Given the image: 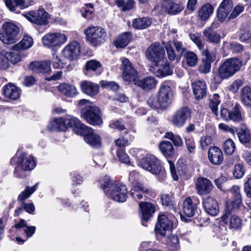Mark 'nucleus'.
<instances>
[{
	"instance_id": "nucleus-1",
	"label": "nucleus",
	"mask_w": 251,
	"mask_h": 251,
	"mask_svg": "<svg viewBox=\"0 0 251 251\" xmlns=\"http://www.w3.org/2000/svg\"><path fill=\"white\" fill-rule=\"evenodd\" d=\"M242 66V61L237 58H231L225 61L218 68V74L215 77L218 78L219 82L228 78L238 71Z\"/></svg>"
},
{
	"instance_id": "nucleus-2",
	"label": "nucleus",
	"mask_w": 251,
	"mask_h": 251,
	"mask_svg": "<svg viewBox=\"0 0 251 251\" xmlns=\"http://www.w3.org/2000/svg\"><path fill=\"white\" fill-rule=\"evenodd\" d=\"M176 218L172 214H161L158 217L155 230L157 235L165 236L174 227Z\"/></svg>"
},
{
	"instance_id": "nucleus-3",
	"label": "nucleus",
	"mask_w": 251,
	"mask_h": 251,
	"mask_svg": "<svg viewBox=\"0 0 251 251\" xmlns=\"http://www.w3.org/2000/svg\"><path fill=\"white\" fill-rule=\"evenodd\" d=\"M2 32H0V39L5 44H11L16 42L20 32L19 27L11 22H6L3 24Z\"/></svg>"
},
{
	"instance_id": "nucleus-4",
	"label": "nucleus",
	"mask_w": 251,
	"mask_h": 251,
	"mask_svg": "<svg viewBox=\"0 0 251 251\" xmlns=\"http://www.w3.org/2000/svg\"><path fill=\"white\" fill-rule=\"evenodd\" d=\"M81 116L89 124L92 125H100L103 123L101 112L96 106L90 105L82 108Z\"/></svg>"
},
{
	"instance_id": "nucleus-5",
	"label": "nucleus",
	"mask_w": 251,
	"mask_h": 251,
	"mask_svg": "<svg viewBox=\"0 0 251 251\" xmlns=\"http://www.w3.org/2000/svg\"><path fill=\"white\" fill-rule=\"evenodd\" d=\"M84 32L87 41L95 46L100 45L105 41L106 33L101 27H89L85 30Z\"/></svg>"
},
{
	"instance_id": "nucleus-6",
	"label": "nucleus",
	"mask_w": 251,
	"mask_h": 251,
	"mask_svg": "<svg viewBox=\"0 0 251 251\" xmlns=\"http://www.w3.org/2000/svg\"><path fill=\"white\" fill-rule=\"evenodd\" d=\"M140 166L155 175L159 174L162 168L160 161L152 154H148L143 158L140 162Z\"/></svg>"
},
{
	"instance_id": "nucleus-7",
	"label": "nucleus",
	"mask_w": 251,
	"mask_h": 251,
	"mask_svg": "<svg viewBox=\"0 0 251 251\" xmlns=\"http://www.w3.org/2000/svg\"><path fill=\"white\" fill-rule=\"evenodd\" d=\"M138 174L134 172L130 173L129 180L133 183V187L130 190V194L136 201L143 198V194H147L149 192L148 188L142 183L136 181Z\"/></svg>"
},
{
	"instance_id": "nucleus-8",
	"label": "nucleus",
	"mask_w": 251,
	"mask_h": 251,
	"mask_svg": "<svg viewBox=\"0 0 251 251\" xmlns=\"http://www.w3.org/2000/svg\"><path fill=\"white\" fill-rule=\"evenodd\" d=\"M107 195L114 201L123 202L127 198V189L126 185L122 184H112L107 191Z\"/></svg>"
},
{
	"instance_id": "nucleus-9",
	"label": "nucleus",
	"mask_w": 251,
	"mask_h": 251,
	"mask_svg": "<svg viewBox=\"0 0 251 251\" xmlns=\"http://www.w3.org/2000/svg\"><path fill=\"white\" fill-rule=\"evenodd\" d=\"M165 52L164 48H148L146 56L155 67L161 66L164 63Z\"/></svg>"
},
{
	"instance_id": "nucleus-10",
	"label": "nucleus",
	"mask_w": 251,
	"mask_h": 251,
	"mask_svg": "<svg viewBox=\"0 0 251 251\" xmlns=\"http://www.w3.org/2000/svg\"><path fill=\"white\" fill-rule=\"evenodd\" d=\"M67 39V36L64 34L50 33L42 38V42L44 46L54 47L62 45L66 41Z\"/></svg>"
},
{
	"instance_id": "nucleus-11",
	"label": "nucleus",
	"mask_w": 251,
	"mask_h": 251,
	"mask_svg": "<svg viewBox=\"0 0 251 251\" xmlns=\"http://www.w3.org/2000/svg\"><path fill=\"white\" fill-rule=\"evenodd\" d=\"M31 23L39 25H46L48 24L50 15L44 9L29 11L25 15Z\"/></svg>"
},
{
	"instance_id": "nucleus-12",
	"label": "nucleus",
	"mask_w": 251,
	"mask_h": 251,
	"mask_svg": "<svg viewBox=\"0 0 251 251\" xmlns=\"http://www.w3.org/2000/svg\"><path fill=\"white\" fill-rule=\"evenodd\" d=\"M191 110L187 107H183L177 110L173 115L172 123L176 126L182 127L187 120L191 117Z\"/></svg>"
},
{
	"instance_id": "nucleus-13",
	"label": "nucleus",
	"mask_w": 251,
	"mask_h": 251,
	"mask_svg": "<svg viewBox=\"0 0 251 251\" xmlns=\"http://www.w3.org/2000/svg\"><path fill=\"white\" fill-rule=\"evenodd\" d=\"M79 135L83 136L85 141L91 146L98 148L100 146V137L92 128L86 126Z\"/></svg>"
},
{
	"instance_id": "nucleus-14",
	"label": "nucleus",
	"mask_w": 251,
	"mask_h": 251,
	"mask_svg": "<svg viewBox=\"0 0 251 251\" xmlns=\"http://www.w3.org/2000/svg\"><path fill=\"white\" fill-rule=\"evenodd\" d=\"M184 9L183 5L173 0H163L161 3V10L162 12L175 15L181 12Z\"/></svg>"
},
{
	"instance_id": "nucleus-15",
	"label": "nucleus",
	"mask_w": 251,
	"mask_h": 251,
	"mask_svg": "<svg viewBox=\"0 0 251 251\" xmlns=\"http://www.w3.org/2000/svg\"><path fill=\"white\" fill-rule=\"evenodd\" d=\"M139 206L142 225L146 226L144 222H148L153 216L155 211V207L151 203L144 201L140 202Z\"/></svg>"
},
{
	"instance_id": "nucleus-16",
	"label": "nucleus",
	"mask_w": 251,
	"mask_h": 251,
	"mask_svg": "<svg viewBox=\"0 0 251 251\" xmlns=\"http://www.w3.org/2000/svg\"><path fill=\"white\" fill-rule=\"evenodd\" d=\"M122 67L124 79L126 81L134 82L137 79L138 73L128 59L125 58L123 60Z\"/></svg>"
},
{
	"instance_id": "nucleus-17",
	"label": "nucleus",
	"mask_w": 251,
	"mask_h": 251,
	"mask_svg": "<svg viewBox=\"0 0 251 251\" xmlns=\"http://www.w3.org/2000/svg\"><path fill=\"white\" fill-rule=\"evenodd\" d=\"M173 97V92L170 86L162 84L158 92V97L160 102L163 106V109H166L171 104Z\"/></svg>"
},
{
	"instance_id": "nucleus-18",
	"label": "nucleus",
	"mask_w": 251,
	"mask_h": 251,
	"mask_svg": "<svg viewBox=\"0 0 251 251\" xmlns=\"http://www.w3.org/2000/svg\"><path fill=\"white\" fill-rule=\"evenodd\" d=\"M195 186L198 193L201 195L210 193L214 187L210 180L202 177L198 178L195 182Z\"/></svg>"
},
{
	"instance_id": "nucleus-19",
	"label": "nucleus",
	"mask_w": 251,
	"mask_h": 251,
	"mask_svg": "<svg viewBox=\"0 0 251 251\" xmlns=\"http://www.w3.org/2000/svg\"><path fill=\"white\" fill-rule=\"evenodd\" d=\"M202 204L205 211L210 215L216 216L219 213V204L213 198L208 196L203 198Z\"/></svg>"
},
{
	"instance_id": "nucleus-20",
	"label": "nucleus",
	"mask_w": 251,
	"mask_h": 251,
	"mask_svg": "<svg viewBox=\"0 0 251 251\" xmlns=\"http://www.w3.org/2000/svg\"><path fill=\"white\" fill-rule=\"evenodd\" d=\"M232 7V1L231 0H224L221 2L217 13V17L220 22H223L226 19Z\"/></svg>"
},
{
	"instance_id": "nucleus-21",
	"label": "nucleus",
	"mask_w": 251,
	"mask_h": 251,
	"mask_svg": "<svg viewBox=\"0 0 251 251\" xmlns=\"http://www.w3.org/2000/svg\"><path fill=\"white\" fill-rule=\"evenodd\" d=\"M222 221L227 224L228 222L230 228L239 229L241 227V219L236 215H231L230 210L226 209L224 214L221 217Z\"/></svg>"
},
{
	"instance_id": "nucleus-22",
	"label": "nucleus",
	"mask_w": 251,
	"mask_h": 251,
	"mask_svg": "<svg viewBox=\"0 0 251 251\" xmlns=\"http://www.w3.org/2000/svg\"><path fill=\"white\" fill-rule=\"evenodd\" d=\"M50 60L31 62L29 69L37 73L48 74L51 72Z\"/></svg>"
},
{
	"instance_id": "nucleus-23",
	"label": "nucleus",
	"mask_w": 251,
	"mask_h": 251,
	"mask_svg": "<svg viewBox=\"0 0 251 251\" xmlns=\"http://www.w3.org/2000/svg\"><path fill=\"white\" fill-rule=\"evenodd\" d=\"M64 121L66 125V129L70 127L78 135L82 133V131L86 126V125L81 123L78 119L74 117L69 116L64 118Z\"/></svg>"
},
{
	"instance_id": "nucleus-24",
	"label": "nucleus",
	"mask_w": 251,
	"mask_h": 251,
	"mask_svg": "<svg viewBox=\"0 0 251 251\" xmlns=\"http://www.w3.org/2000/svg\"><path fill=\"white\" fill-rule=\"evenodd\" d=\"M195 98L197 100L202 99L207 94V86L204 81L198 80L192 84Z\"/></svg>"
},
{
	"instance_id": "nucleus-25",
	"label": "nucleus",
	"mask_w": 251,
	"mask_h": 251,
	"mask_svg": "<svg viewBox=\"0 0 251 251\" xmlns=\"http://www.w3.org/2000/svg\"><path fill=\"white\" fill-rule=\"evenodd\" d=\"M17 162L19 165H21L22 169L25 171L31 170L36 166L33 157L25 153H23Z\"/></svg>"
},
{
	"instance_id": "nucleus-26",
	"label": "nucleus",
	"mask_w": 251,
	"mask_h": 251,
	"mask_svg": "<svg viewBox=\"0 0 251 251\" xmlns=\"http://www.w3.org/2000/svg\"><path fill=\"white\" fill-rule=\"evenodd\" d=\"M81 91L85 94L91 97H94L99 93V85L90 81L83 80L80 82Z\"/></svg>"
},
{
	"instance_id": "nucleus-27",
	"label": "nucleus",
	"mask_w": 251,
	"mask_h": 251,
	"mask_svg": "<svg viewBox=\"0 0 251 251\" xmlns=\"http://www.w3.org/2000/svg\"><path fill=\"white\" fill-rule=\"evenodd\" d=\"M208 157L210 163L214 165H220L224 160L222 151L217 147H212L209 148Z\"/></svg>"
},
{
	"instance_id": "nucleus-28",
	"label": "nucleus",
	"mask_w": 251,
	"mask_h": 251,
	"mask_svg": "<svg viewBox=\"0 0 251 251\" xmlns=\"http://www.w3.org/2000/svg\"><path fill=\"white\" fill-rule=\"evenodd\" d=\"M157 81L153 76H148L142 79H136L134 83L144 90H151L155 87Z\"/></svg>"
},
{
	"instance_id": "nucleus-29",
	"label": "nucleus",
	"mask_w": 251,
	"mask_h": 251,
	"mask_svg": "<svg viewBox=\"0 0 251 251\" xmlns=\"http://www.w3.org/2000/svg\"><path fill=\"white\" fill-rule=\"evenodd\" d=\"M3 92L4 96L12 100L18 99L21 95L20 89L16 85L9 83L3 87Z\"/></svg>"
},
{
	"instance_id": "nucleus-30",
	"label": "nucleus",
	"mask_w": 251,
	"mask_h": 251,
	"mask_svg": "<svg viewBox=\"0 0 251 251\" xmlns=\"http://www.w3.org/2000/svg\"><path fill=\"white\" fill-rule=\"evenodd\" d=\"M57 89L60 93L69 98L74 97L78 94L74 85L66 83L60 84L57 87Z\"/></svg>"
},
{
	"instance_id": "nucleus-31",
	"label": "nucleus",
	"mask_w": 251,
	"mask_h": 251,
	"mask_svg": "<svg viewBox=\"0 0 251 251\" xmlns=\"http://www.w3.org/2000/svg\"><path fill=\"white\" fill-rule=\"evenodd\" d=\"M26 48H10L6 51V55L9 62L16 64L21 60V53Z\"/></svg>"
},
{
	"instance_id": "nucleus-32",
	"label": "nucleus",
	"mask_w": 251,
	"mask_h": 251,
	"mask_svg": "<svg viewBox=\"0 0 251 251\" xmlns=\"http://www.w3.org/2000/svg\"><path fill=\"white\" fill-rule=\"evenodd\" d=\"M240 142L248 147V144L251 141V132L245 125H241L240 131L237 133Z\"/></svg>"
},
{
	"instance_id": "nucleus-33",
	"label": "nucleus",
	"mask_w": 251,
	"mask_h": 251,
	"mask_svg": "<svg viewBox=\"0 0 251 251\" xmlns=\"http://www.w3.org/2000/svg\"><path fill=\"white\" fill-rule=\"evenodd\" d=\"M5 5L11 11L19 13L17 8L24 9L27 6L25 0H5Z\"/></svg>"
},
{
	"instance_id": "nucleus-34",
	"label": "nucleus",
	"mask_w": 251,
	"mask_h": 251,
	"mask_svg": "<svg viewBox=\"0 0 251 251\" xmlns=\"http://www.w3.org/2000/svg\"><path fill=\"white\" fill-rule=\"evenodd\" d=\"M48 128L52 131H65L66 125L64 118L54 119L48 125Z\"/></svg>"
},
{
	"instance_id": "nucleus-35",
	"label": "nucleus",
	"mask_w": 251,
	"mask_h": 251,
	"mask_svg": "<svg viewBox=\"0 0 251 251\" xmlns=\"http://www.w3.org/2000/svg\"><path fill=\"white\" fill-rule=\"evenodd\" d=\"M196 208L197 204L193 202L190 198H187L184 200L183 202V212L185 216L188 217L193 216Z\"/></svg>"
},
{
	"instance_id": "nucleus-36",
	"label": "nucleus",
	"mask_w": 251,
	"mask_h": 251,
	"mask_svg": "<svg viewBox=\"0 0 251 251\" xmlns=\"http://www.w3.org/2000/svg\"><path fill=\"white\" fill-rule=\"evenodd\" d=\"M132 35L130 32H125L120 35L114 41L116 47H126L131 41Z\"/></svg>"
},
{
	"instance_id": "nucleus-37",
	"label": "nucleus",
	"mask_w": 251,
	"mask_h": 251,
	"mask_svg": "<svg viewBox=\"0 0 251 251\" xmlns=\"http://www.w3.org/2000/svg\"><path fill=\"white\" fill-rule=\"evenodd\" d=\"M62 53L64 57L72 61L78 58L80 50V48H63Z\"/></svg>"
},
{
	"instance_id": "nucleus-38",
	"label": "nucleus",
	"mask_w": 251,
	"mask_h": 251,
	"mask_svg": "<svg viewBox=\"0 0 251 251\" xmlns=\"http://www.w3.org/2000/svg\"><path fill=\"white\" fill-rule=\"evenodd\" d=\"M230 191L234 197V200L232 203V207L233 208H236L240 205L242 202L240 187L238 185H233Z\"/></svg>"
},
{
	"instance_id": "nucleus-39",
	"label": "nucleus",
	"mask_w": 251,
	"mask_h": 251,
	"mask_svg": "<svg viewBox=\"0 0 251 251\" xmlns=\"http://www.w3.org/2000/svg\"><path fill=\"white\" fill-rule=\"evenodd\" d=\"M159 149L166 157L171 156L174 153V149L172 144L167 141L161 142L159 144Z\"/></svg>"
},
{
	"instance_id": "nucleus-40",
	"label": "nucleus",
	"mask_w": 251,
	"mask_h": 251,
	"mask_svg": "<svg viewBox=\"0 0 251 251\" xmlns=\"http://www.w3.org/2000/svg\"><path fill=\"white\" fill-rule=\"evenodd\" d=\"M151 20L147 17L137 18L133 20L132 22V26L136 29H144L151 25Z\"/></svg>"
},
{
	"instance_id": "nucleus-41",
	"label": "nucleus",
	"mask_w": 251,
	"mask_h": 251,
	"mask_svg": "<svg viewBox=\"0 0 251 251\" xmlns=\"http://www.w3.org/2000/svg\"><path fill=\"white\" fill-rule=\"evenodd\" d=\"M213 11V7L209 3H206L203 5L199 11V16L201 20H207Z\"/></svg>"
},
{
	"instance_id": "nucleus-42",
	"label": "nucleus",
	"mask_w": 251,
	"mask_h": 251,
	"mask_svg": "<svg viewBox=\"0 0 251 251\" xmlns=\"http://www.w3.org/2000/svg\"><path fill=\"white\" fill-rule=\"evenodd\" d=\"M213 25L208 27L203 31V34L205 37L210 42L218 43L220 42L221 36L219 34L215 32L212 29Z\"/></svg>"
},
{
	"instance_id": "nucleus-43",
	"label": "nucleus",
	"mask_w": 251,
	"mask_h": 251,
	"mask_svg": "<svg viewBox=\"0 0 251 251\" xmlns=\"http://www.w3.org/2000/svg\"><path fill=\"white\" fill-rule=\"evenodd\" d=\"M168 58L171 60L179 59L185 51L184 48H166Z\"/></svg>"
},
{
	"instance_id": "nucleus-44",
	"label": "nucleus",
	"mask_w": 251,
	"mask_h": 251,
	"mask_svg": "<svg viewBox=\"0 0 251 251\" xmlns=\"http://www.w3.org/2000/svg\"><path fill=\"white\" fill-rule=\"evenodd\" d=\"M241 100L247 106L251 107V89L245 86L241 89Z\"/></svg>"
},
{
	"instance_id": "nucleus-45",
	"label": "nucleus",
	"mask_w": 251,
	"mask_h": 251,
	"mask_svg": "<svg viewBox=\"0 0 251 251\" xmlns=\"http://www.w3.org/2000/svg\"><path fill=\"white\" fill-rule=\"evenodd\" d=\"M154 73L158 77H163L167 75H169L171 74L170 67L168 63L164 59V63L161 66L156 67L154 68Z\"/></svg>"
},
{
	"instance_id": "nucleus-46",
	"label": "nucleus",
	"mask_w": 251,
	"mask_h": 251,
	"mask_svg": "<svg viewBox=\"0 0 251 251\" xmlns=\"http://www.w3.org/2000/svg\"><path fill=\"white\" fill-rule=\"evenodd\" d=\"M117 5L121 8L123 11L130 10L133 8L135 5V2L133 0H117L115 1Z\"/></svg>"
},
{
	"instance_id": "nucleus-47",
	"label": "nucleus",
	"mask_w": 251,
	"mask_h": 251,
	"mask_svg": "<svg viewBox=\"0 0 251 251\" xmlns=\"http://www.w3.org/2000/svg\"><path fill=\"white\" fill-rule=\"evenodd\" d=\"M240 106L235 104L233 108L230 111V119L234 122H240L242 120V116L240 111Z\"/></svg>"
},
{
	"instance_id": "nucleus-48",
	"label": "nucleus",
	"mask_w": 251,
	"mask_h": 251,
	"mask_svg": "<svg viewBox=\"0 0 251 251\" xmlns=\"http://www.w3.org/2000/svg\"><path fill=\"white\" fill-rule=\"evenodd\" d=\"M37 186L38 183L31 188L27 187L26 189L19 195L18 201L20 202L24 201L25 200L29 198L30 196L36 190Z\"/></svg>"
},
{
	"instance_id": "nucleus-49",
	"label": "nucleus",
	"mask_w": 251,
	"mask_h": 251,
	"mask_svg": "<svg viewBox=\"0 0 251 251\" xmlns=\"http://www.w3.org/2000/svg\"><path fill=\"white\" fill-rule=\"evenodd\" d=\"M202 54L204 57L202 59L212 63L216 59V50L214 48H206L202 51Z\"/></svg>"
},
{
	"instance_id": "nucleus-50",
	"label": "nucleus",
	"mask_w": 251,
	"mask_h": 251,
	"mask_svg": "<svg viewBox=\"0 0 251 251\" xmlns=\"http://www.w3.org/2000/svg\"><path fill=\"white\" fill-rule=\"evenodd\" d=\"M165 137L171 140L175 146L180 147L183 145L181 138L178 135L175 134L172 132H166Z\"/></svg>"
},
{
	"instance_id": "nucleus-51",
	"label": "nucleus",
	"mask_w": 251,
	"mask_h": 251,
	"mask_svg": "<svg viewBox=\"0 0 251 251\" xmlns=\"http://www.w3.org/2000/svg\"><path fill=\"white\" fill-rule=\"evenodd\" d=\"M220 96L217 94L213 95L212 98L210 99L209 106L215 115H217L218 106L220 103Z\"/></svg>"
},
{
	"instance_id": "nucleus-52",
	"label": "nucleus",
	"mask_w": 251,
	"mask_h": 251,
	"mask_svg": "<svg viewBox=\"0 0 251 251\" xmlns=\"http://www.w3.org/2000/svg\"><path fill=\"white\" fill-rule=\"evenodd\" d=\"M33 39L28 35H24L22 40L12 47H31L33 45Z\"/></svg>"
},
{
	"instance_id": "nucleus-53",
	"label": "nucleus",
	"mask_w": 251,
	"mask_h": 251,
	"mask_svg": "<svg viewBox=\"0 0 251 251\" xmlns=\"http://www.w3.org/2000/svg\"><path fill=\"white\" fill-rule=\"evenodd\" d=\"M186 62L189 66H195L198 61V58L196 54L193 52L187 51L185 53Z\"/></svg>"
},
{
	"instance_id": "nucleus-54",
	"label": "nucleus",
	"mask_w": 251,
	"mask_h": 251,
	"mask_svg": "<svg viewBox=\"0 0 251 251\" xmlns=\"http://www.w3.org/2000/svg\"><path fill=\"white\" fill-rule=\"evenodd\" d=\"M235 148V144L231 139H227L224 143L223 150L227 155H231L234 152Z\"/></svg>"
},
{
	"instance_id": "nucleus-55",
	"label": "nucleus",
	"mask_w": 251,
	"mask_h": 251,
	"mask_svg": "<svg viewBox=\"0 0 251 251\" xmlns=\"http://www.w3.org/2000/svg\"><path fill=\"white\" fill-rule=\"evenodd\" d=\"M100 66L101 64L99 61L95 60L88 61L85 64L86 72L85 73L87 75V72L90 71H96Z\"/></svg>"
},
{
	"instance_id": "nucleus-56",
	"label": "nucleus",
	"mask_w": 251,
	"mask_h": 251,
	"mask_svg": "<svg viewBox=\"0 0 251 251\" xmlns=\"http://www.w3.org/2000/svg\"><path fill=\"white\" fill-rule=\"evenodd\" d=\"M213 142V139L210 135H205L201 137L200 143L201 148L203 150H206Z\"/></svg>"
},
{
	"instance_id": "nucleus-57",
	"label": "nucleus",
	"mask_w": 251,
	"mask_h": 251,
	"mask_svg": "<svg viewBox=\"0 0 251 251\" xmlns=\"http://www.w3.org/2000/svg\"><path fill=\"white\" fill-rule=\"evenodd\" d=\"M116 153L119 160L121 162L128 165L131 164L129 156L125 153L123 149H120L117 150Z\"/></svg>"
},
{
	"instance_id": "nucleus-58",
	"label": "nucleus",
	"mask_w": 251,
	"mask_h": 251,
	"mask_svg": "<svg viewBox=\"0 0 251 251\" xmlns=\"http://www.w3.org/2000/svg\"><path fill=\"white\" fill-rule=\"evenodd\" d=\"M211 68V62L206 60L202 59L201 63L199 67L198 70L201 74H206L210 72Z\"/></svg>"
},
{
	"instance_id": "nucleus-59",
	"label": "nucleus",
	"mask_w": 251,
	"mask_h": 251,
	"mask_svg": "<svg viewBox=\"0 0 251 251\" xmlns=\"http://www.w3.org/2000/svg\"><path fill=\"white\" fill-rule=\"evenodd\" d=\"M170 250L172 251H178L179 249V239L177 236L171 237L169 243Z\"/></svg>"
},
{
	"instance_id": "nucleus-60",
	"label": "nucleus",
	"mask_w": 251,
	"mask_h": 251,
	"mask_svg": "<svg viewBox=\"0 0 251 251\" xmlns=\"http://www.w3.org/2000/svg\"><path fill=\"white\" fill-rule=\"evenodd\" d=\"M185 145L187 151L190 153H194L195 151L196 145L193 137L187 136L185 137Z\"/></svg>"
},
{
	"instance_id": "nucleus-61",
	"label": "nucleus",
	"mask_w": 251,
	"mask_h": 251,
	"mask_svg": "<svg viewBox=\"0 0 251 251\" xmlns=\"http://www.w3.org/2000/svg\"><path fill=\"white\" fill-rule=\"evenodd\" d=\"M100 85L102 87L110 89L114 91L118 90L119 88V85L114 81L102 80L100 82Z\"/></svg>"
},
{
	"instance_id": "nucleus-62",
	"label": "nucleus",
	"mask_w": 251,
	"mask_h": 251,
	"mask_svg": "<svg viewBox=\"0 0 251 251\" xmlns=\"http://www.w3.org/2000/svg\"><path fill=\"white\" fill-rule=\"evenodd\" d=\"M147 103L148 105L152 108L163 109V106L162 105L161 102H160V100H159L158 97L157 98V99H156L154 97H150L147 100Z\"/></svg>"
},
{
	"instance_id": "nucleus-63",
	"label": "nucleus",
	"mask_w": 251,
	"mask_h": 251,
	"mask_svg": "<svg viewBox=\"0 0 251 251\" xmlns=\"http://www.w3.org/2000/svg\"><path fill=\"white\" fill-rule=\"evenodd\" d=\"M6 54V51L0 52V69L1 70L6 69L9 66V61Z\"/></svg>"
},
{
	"instance_id": "nucleus-64",
	"label": "nucleus",
	"mask_w": 251,
	"mask_h": 251,
	"mask_svg": "<svg viewBox=\"0 0 251 251\" xmlns=\"http://www.w3.org/2000/svg\"><path fill=\"white\" fill-rule=\"evenodd\" d=\"M109 127L122 131L126 129L125 126L119 120H113L109 122Z\"/></svg>"
}]
</instances>
